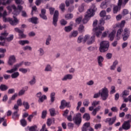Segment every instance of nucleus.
<instances>
[{"mask_svg":"<svg viewBox=\"0 0 131 131\" xmlns=\"http://www.w3.org/2000/svg\"><path fill=\"white\" fill-rule=\"evenodd\" d=\"M97 11V8L95 4H93L90 9H89L85 14L84 18L82 19V22L83 24H86L89 22V20L91 19V17H93L95 15V12Z\"/></svg>","mask_w":131,"mask_h":131,"instance_id":"f257e3e1","label":"nucleus"},{"mask_svg":"<svg viewBox=\"0 0 131 131\" xmlns=\"http://www.w3.org/2000/svg\"><path fill=\"white\" fill-rule=\"evenodd\" d=\"M108 93L109 91H108V89H107L106 87H104L100 90L99 93L95 94L93 98L94 99H97L100 96L103 101H106V100L108 99V97H109Z\"/></svg>","mask_w":131,"mask_h":131,"instance_id":"f03ea898","label":"nucleus"},{"mask_svg":"<svg viewBox=\"0 0 131 131\" xmlns=\"http://www.w3.org/2000/svg\"><path fill=\"white\" fill-rule=\"evenodd\" d=\"M98 24L100 26H98V27L93 28V30L94 32H95V34H96L97 37H99L101 34H102V31L104 30V28L102 27V25H104L105 24V20H104V18H101L99 21Z\"/></svg>","mask_w":131,"mask_h":131,"instance_id":"7ed1b4c3","label":"nucleus"},{"mask_svg":"<svg viewBox=\"0 0 131 131\" xmlns=\"http://www.w3.org/2000/svg\"><path fill=\"white\" fill-rule=\"evenodd\" d=\"M3 19L4 22H9V23L11 25H17L18 24V19L15 16V15H13L14 20L11 18H6V16H7V11H5L3 13Z\"/></svg>","mask_w":131,"mask_h":131,"instance_id":"20e7f679","label":"nucleus"},{"mask_svg":"<svg viewBox=\"0 0 131 131\" xmlns=\"http://www.w3.org/2000/svg\"><path fill=\"white\" fill-rule=\"evenodd\" d=\"M109 49V41H103L100 43L99 51L101 53H105Z\"/></svg>","mask_w":131,"mask_h":131,"instance_id":"39448f33","label":"nucleus"},{"mask_svg":"<svg viewBox=\"0 0 131 131\" xmlns=\"http://www.w3.org/2000/svg\"><path fill=\"white\" fill-rule=\"evenodd\" d=\"M73 121L76 125L79 126L81 124V122L82 121V119H81V114L77 113L74 117H73Z\"/></svg>","mask_w":131,"mask_h":131,"instance_id":"423d86ee","label":"nucleus"},{"mask_svg":"<svg viewBox=\"0 0 131 131\" xmlns=\"http://www.w3.org/2000/svg\"><path fill=\"white\" fill-rule=\"evenodd\" d=\"M11 8H12L13 9H14V11L13 12V14L14 16V17H16V16H18L20 14V12L22 10H23V7L21 5H18L17 8L14 5H12Z\"/></svg>","mask_w":131,"mask_h":131,"instance_id":"0eeeda50","label":"nucleus"},{"mask_svg":"<svg viewBox=\"0 0 131 131\" xmlns=\"http://www.w3.org/2000/svg\"><path fill=\"white\" fill-rule=\"evenodd\" d=\"M23 63H24V62L21 61L19 63L15 64L13 69H11L10 70H7L6 71L7 73H13L15 71H17L18 68H19V67H21V66L23 65Z\"/></svg>","mask_w":131,"mask_h":131,"instance_id":"6e6552de","label":"nucleus"},{"mask_svg":"<svg viewBox=\"0 0 131 131\" xmlns=\"http://www.w3.org/2000/svg\"><path fill=\"white\" fill-rule=\"evenodd\" d=\"M58 19H59V11L58 10H56L54 12L53 18V25L55 27L57 26Z\"/></svg>","mask_w":131,"mask_h":131,"instance_id":"1a4fd4ad","label":"nucleus"},{"mask_svg":"<svg viewBox=\"0 0 131 131\" xmlns=\"http://www.w3.org/2000/svg\"><path fill=\"white\" fill-rule=\"evenodd\" d=\"M129 30L127 28H125L122 35L123 36V40H124V41L127 40L128 37H129Z\"/></svg>","mask_w":131,"mask_h":131,"instance_id":"9d476101","label":"nucleus"},{"mask_svg":"<svg viewBox=\"0 0 131 131\" xmlns=\"http://www.w3.org/2000/svg\"><path fill=\"white\" fill-rule=\"evenodd\" d=\"M122 5V0H118V6H116L113 8V12L114 14H116L120 8H121V6Z\"/></svg>","mask_w":131,"mask_h":131,"instance_id":"9b49d317","label":"nucleus"},{"mask_svg":"<svg viewBox=\"0 0 131 131\" xmlns=\"http://www.w3.org/2000/svg\"><path fill=\"white\" fill-rule=\"evenodd\" d=\"M116 121V116L113 118H107L104 121L106 123H108L109 125H112L114 122Z\"/></svg>","mask_w":131,"mask_h":131,"instance_id":"f8f14e48","label":"nucleus"},{"mask_svg":"<svg viewBox=\"0 0 131 131\" xmlns=\"http://www.w3.org/2000/svg\"><path fill=\"white\" fill-rule=\"evenodd\" d=\"M60 106H59V108L61 109V110H63L65 107H69V105H70V102H66V100H61L60 102Z\"/></svg>","mask_w":131,"mask_h":131,"instance_id":"ddd939ff","label":"nucleus"},{"mask_svg":"<svg viewBox=\"0 0 131 131\" xmlns=\"http://www.w3.org/2000/svg\"><path fill=\"white\" fill-rule=\"evenodd\" d=\"M14 30L16 32H17L18 34V36L19 38H25L26 37V35L23 33V31L20 30L18 28H15Z\"/></svg>","mask_w":131,"mask_h":131,"instance_id":"4468645a","label":"nucleus"},{"mask_svg":"<svg viewBox=\"0 0 131 131\" xmlns=\"http://www.w3.org/2000/svg\"><path fill=\"white\" fill-rule=\"evenodd\" d=\"M130 122H127V121H124L122 124V128L125 130H128L130 128Z\"/></svg>","mask_w":131,"mask_h":131,"instance_id":"2eb2a0df","label":"nucleus"},{"mask_svg":"<svg viewBox=\"0 0 131 131\" xmlns=\"http://www.w3.org/2000/svg\"><path fill=\"white\" fill-rule=\"evenodd\" d=\"M47 13V10L46 9H42L41 10V13L39 14V16L43 20H48V17L46 15V13Z\"/></svg>","mask_w":131,"mask_h":131,"instance_id":"dca6fc26","label":"nucleus"},{"mask_svg":"<svg viewBox=\"0 0 131 131\" xmlns=\"http://www.w3.org/2000/svg\"><path fill=\"white\" fill-rule=\"evenodd\" d=\"M16 62V57L14 55H11L9 58L8 63L9 65L12 66L14 63Z\"/></svg>","mask_w":131,"mask_h":131,"instance_id":"f3484780","label":"nucleus"},{"mask_svg":"<svg viewBox=\"0 0 131 131\" xmlns=\"http://www.w3.org/2000/svg\"><path fill=\"white\" fill-rule=\"evenodd\" d=\"M28 21L33 24H37L38 23L37 22L38 21V18L37 17H32V18H29Z\"/></svg>","mask_w":131,"mask_h":131,"instance_id":"a211bd4d","label":"nucleus"},{"mask_svg":"<svg viewBox=\"0 0 131 131\" xmlns=\"http://www.w3.org/2000/svg\"><path fill=\"white\" fill-rule=\"evenodd\" d=\"M73 78V76L71 74H67L61 80L62 81H66L68 79L71 80Z\"/></svg>","mask_w":131,"mask_h":131,"instance_id":"6ab92c4d","label":"nucleus"},{"mask_svg":"<svg viewBox=\"0 0 131 131\" xmlns=\"http://www.w3.org/2000/svg\"><path fill=\"white\" fill-rule=\"evenodd\" d=\"M91 123L90 122H86L83 125L81 128L82 131H88V128L90 127Z\"/></svg>","mask_w":131,"mask_h":131,"instance_id":"aec40b11","label":"nucleus"},{"mask_svg":"<svg viewBox=\"0 0 131 131\" xmlns=\"http://www.w3.org/2000/svg\"><path fill=\"white\" fill-rule=\"evenodd\" d=\"M17 111H15L12 114V118L14 119V120H17L19 119V117L20 116V115L18 114Z\"/></svg>","mask_w":131,"mask_h":131,"instance_id":"412c9836","label":"nucleus"},{"mask_svg":"<svg viewBox=\"0 0 131 131\" xmlns=\"http://www.w3.org/2000/svg\"><path fill=\"white\" fill-rule=\"evenodd\" d=\"M97 61L99 66L100 67H103V63L102 62L104 61V58L102 56H99L97 58Z\"/></svg>","mask_w":131,"mask_h":131,"instance_id":"4be33fe9","label":"nucleus"},{"mask_svg":"<svg viewBox=\"0 0 131 131\" xmlns=\"http://www.w3.org/2000/svg\"><path fill=\"white\" fill-rule=\"evenodd\" d=\"M129 95V91L125 90H124L122 93V97L123 99L126 98V97H127Z\"/></svg>","mask_w":131,"mask_h":131,"instance_id":"5701e85b","label":"nucleus"},{"mask_svg":"<svg viewBox=\"0 0 131 131\" xmlns=\"http://www.w3.org/2000/svg\"><path fill=\"white\" fill-rule=\"evenodd\" d=\"M8 34L9 33H7L6 32L2 33L0 36V40H5V39H6V37L8 36Z\"/></svg>","mask_w":131,"mask_h":131,"instance_id":"b1692460","label":"nucleus"},{"mask_svg":"<svg viewBox=\"0 0 131 131\" xmlns=\"http://www.w3.org/2000/svg\"><path fill=\"white\" fill-rule=\"evenodd\" d=\"M122 31H123V30L122 29V28H120L119 30H118L117 35H116L117 40H119V39H120V36L121 35V33Z\"/></svg>","mask_w":131,"mask_h":131,"instance_id":"393cba45","label":"nucleus"},{"mask_svg":"<svg viewBox=\"0 0 131 131\" xmlns=\"http://www.w3.org/2000/svg\"><path fill=\"white\" fill-rule=\"evenodd\" d=\"M24 89H22L19 92H18V96H23V95H24V94H25V92H26V91H27V90H28V86H26L24 88Z\"/></svg>","mask_w":131,"mask_h":131,"instance_id":"a878e982","label":"nucleus"},{"mask_svg":"<svg viewBox=\"0 0 131 131\" xmlns=\"http://www.w3.org/2000/svg\"><path fill=\"white\" fill-rule=\"evenodd\" d=\"M8 89L9 86L6 84H2L0 85V90L2 92H5V91H7Z\"/></svg>","mask_w":131,"mask_h":131,"instance_id":"bb28decb","label":"nucleus"},{"mask_svg":"<svg viewBox=\"0 0 131 131\" xmlns=\"http://www.w3.org/2000/svg\"><path fill=\"white\" fill-rule=\"evenodd\" d=\"M53 122H55V119H48L47 121V125L48 126H51V125H52V123H53Z\"/></svg>","mask_w":131,"mask_h":131,"instance_id":"cd10ccee","label":"nucleus"},{"mask_svg":"<svg viewBox=\"0 0 131 131\" xmlns=\"http://www.w3.org/2000/svg\"><path fill=\"white\" fill-rule=\"evenodd\" d=\"M115 33L116 32L115 31H113L111 33H110L108 37L110 39V40L112 41L114 39V36H115Z\"/></svg>","mask_w":131,"mask_h":131,"instance_id":"c85d7f7f","label":"nucleus"},{"mask_svg":"<svg viewBox=\"0 0 131 131\" xmlns=\"http://www.w3.org/2000/svg\"><path fill=\"white\" fill-rule=\"evenodd\" d=\"M118 64V61L115 60L112 66H111L110 69L111 70H115V68H116L117 65Z\"/></svg>","mask_w":131,"mask_h":131,"instance_id":"c756f323","label":"nucleus"},{"mask_svg":"<svg viewBox=\"0 0 131 131\" xmlns=\"http://www.w3.org/2000/svg\"><path fill=\"white\" fill-rule=\"evenodd\" d=\"M78 34V32L77 31H74L69 35V37L70 38H71L72 37H76Z\"/></svg>","mask_w":131,"mask_h":131,"instance_id":"7c9ffc66","label":"nucleus"},{"mask_svg":"<svg viewBox=\"0 0 131 131\" xmlns=\"http://www.w3.org/2000/svg\"><path fill=\"white\" fill-rule=\"evenodd\" d=\"M56 93L55 92H52L50 94V100L51 103H54L55 102V96Z\"/></svg>","mask_w":131,"mask_h":131,"instance_id":"2f4dec72","label":"nucleus"},{"mask_svg":"<svg viewBox=\"0 0 131 131\" xmlns=\"http://www.w3.org/2000/svg\"><path fill=\"white\" fill-rule=\"evenodd\" d=\"M95 35L92 36L90 38V40L87 41L88 45H92V43H93V42H95Z\"/></svg>","mask_w":131,"mask_h":131,"instance_id":"473e14b6","label":"nucleus"},{"mask_svg":"<svg viewBox=\"0 0 131 131\" xmlns=\"http://www.w3.org/2000/svg\"><path fill=\"white\" fill-rule=\"evenodd\" d=\"M83 119H85L86 121H89L91 119V116L89 114L85 113L83 116Z\"/></svg>","mask_w":131,"mask_h":131,"instance_id":"72a5a7b5","label":"nucleus"},{"mask_svg":"<svg viewBox=\"0 0 131 131\" xmlns=\"http://www.w3.org/2000/svg\"><path fill=\"white\" fill-rule=\"evenodd\" d=\"M45 100H47V96L42 95L39 98L38 101L39 103H42V102H43V101H45Z\"/></svg>","mask_w":131,"mask_h":131,"instance_id":"f704fd0d","label":"nucleus"},{"mask_svg":"<svg viewBox=\"0 0 131 131\" xmlns=\"http://www.w3.org/2000/svg\"><path fill=\"white\" fill-rule=\"evenodd\" d=\"M51 116L54 117L56 115V110L55 108H51L49 110Z\"/></svg>","mask_w":131,"mask_h":131,"instance_id":"c9c22d12","label":"nucleus"},{"mask_svg":"<svg viewBox=\"0 0 131 131\" xmlns=\"http://www.w3.org/2000/svg\"><path fill=\"white\" fill-rule=\"evenodd\" d=\"M19 45H21V46H24V45H28V43H29V41L27 40H20L19 41Z\"/></svg>","mask_w":131,"mask_h":131,"instance_id":"e433bc0d","label":"nucleus"},{"mask_svg":"<svg viewBox=\"0 0 131 131\" xmlns=\"http://www.w3.org/2000/svg\"><path fill=\"white\" fill-rule=\"evenodd\" d=\"M12 2V0H7L6 2H2V0H0V6L1 5H3V6H6V5H9V4H11Z\"/></svg>","mask_w":131,"mask_h":131,"instance_id":"4c0bfd02","label":"nucleus"},{"mask_svg":"<svg viewBox=\"0 0 131 131\" xmlns=\"http://www.w3.org/2000/svg\"><path fill=\"white\" fill-rule=\"evenodd\" d=\"M36 82V79H35V76L33 77V79L29 81V83L31 85H33L35 84Z\"/></svg>","mask_w":131,"mask_h":131,"instance_id":"58836bf2","label":"nucleus"},{"mask_svg":"<svg viewBox=\"0 0 131 131\" xmlns=\"http://www.w3.org/2000/svg\"><path fill=\"white\" fill-rule=\"evenodd\" d=\"M65 18L67 20H69L73 18V15L71 13L67 14L65 15Z\"/></svg>","mask_w":131,"mask_h":131,"instance_id":"ea45409f","label":"nucleus"},{"mask_svg":"<svg viewBox=\"0 0 131 131\" xmlns=\"http://www.w3.org/2000/svg\"><path fill=\"white\" fill-rule=\"evenodd\" d=\"M83 105L85 107H88L89 105H90V100H89V99H84L83 102Z\"/></svg>","mask_w":131,"mask_h":131,"instance_id":"a19ab883","label":"nucleus"},{"mask_svg":"<svg viewBox=\"0 0 131 131\" xmlns=\"http://www.w3.org/2000/svg\"><path fill=\"white\" fill-rule=\"evenodd\" d=\"M20 123L22 125V126H26L27 125V122H26V120L25 119H23L20 120Z\"/></svg>","mask_w":131,"mask_h":131,"instance_id":"79ce46f5","label":"nucleus"},{"mask_svg":"<svg viewBox=\"0 0 131 131\" xmlns=\"http://www.w3.org/2000/svg\"><path fill=\"white\" fill-rule=\"evenodd\" d=\"M72 30V27L70 26L65 27L64 31L66 32H70Z\"/></svg>","mask_w":131,"mask_h":131,"instance_id":"37998d69","label":"nucleus"},{"mask_svg":"<svg viewBox=\"0 0 131 131\" xmlns=\"http://www.w3.org/2000/svg\"><path fill=\"white\" fill-rule=\"evenodd\" d=\"M52 40V38H51V36L49 35L48 38L46 39V46H50V41Z\"/></svg>","mask_w":131,"mask_h":131,"instance_id":"c03bdc74","label":"nucleus"},{"mask_svg":"<svg viewBox=\"0 0 131 131\" xmlns=\"http://www.w3.org/2000/svg\"><path fill=\"white\" fill-rule=\"evenodd\" d=\"M19 72H16L13 73L11 75V77H12V78H17V77H18V76H19Z\"/></svg>","mask_w":131,"mask_h":131,"instance_id":"a18cd8bd","label":"nucleus"},{"mask_svg":"<svg viewBox=\"0 0 131 131\" xmlns=\"http://www.w3.org/2000/svg\"><path fill=\"white\" fill-rule=\"evenodd\" d=\"M47 113H48L47 112V110H44L42 112L41 118H42V119H45V118H46V117L47 116Z\"/></svg>","mask_w":131,"mask_h":131,"instance_id":"49530a36","label":"nucleus"},{"mask_svg":"<svg viewBox=\"0 0 131 131\" xmlns=\"http://www.w3.org/2000/svg\"><path fill=\"white\" fill-rule=\"evenodd\" d=\"M45 71L49 72V71H52V67H51L50 65L48 64L45 67Z\"/></svg>","mask_w":131,"mask_h":131,"instance_id":"de8ad7c7","label":"nucleus"},{"mask_svg":"<svg viewBox=\"0 0 131 131\" xmlns=\"http://www.w3.org/2000/svg\"><path fill=\"white\" fill-rule=\"evenodd\" d=\"M59 9H61V11H62V12H64V11H65V4L61 3L59 5Z\"/></svg>","mask_w":131,"mask_h":131,"instance_id":"09e8293b","label":"nucleus"},{"mask_svg":"<svg viewBox=\"0 0 131 131\" xmlns=\"http://www.w3.org/2000/svg\"><path fill=\"white\" fill-rule=\"evenodd\" d=\"M124 102H125V103H127V102H130V103L131 102V95H129L127 98H124Z\"/></svg>","mask_w":131,"mask_h":131,"instance_id":"8fccbe9b","label":"nucleus"},{"mask_svg":"<svg viewBox=\"0 0 131 131\" xmlns=\"http://www.w3.org/2000/svg\"><path fill=\"white\" fill-rule=\"evenodd\" d=\"M23 105L24 106L26 109L28 110L30 106H29V103H28V102L26 101H24L23 103Z\"/></svg>","mask_w":131,"mask_h":131,"instance_id":"3c124183","label":"nucleus"},{"mask_svg":"<svg viewBox=\"0 0 131 131\" xmlns=\"http://www.w3.org/2000/svg\"><path fill=\"white\" fill-rule=\"evenodd\" d=\"M84 10V4H82L81 6L79 7V11L81 13V12H83Z\"/></svg>","mask_w":131,"mask_h":131,"instance_id":"603ef678","label":"nucleus"},{"mask_svg":"<svg viewBox=\"0 0 131 131\" xmlns=\"http://www.w3.org/2000/svg\"><path fill=\"white\" fill-rule=\"evenodd\" d=\"M99 104H100V101H94L92 102V106H93V107H96V106H98Z\"/></svg>","mask_w":131,"mask_h":131,"instance_id":"864d4df0","label":"nucleus"},{"mask_svg":"<svg viewBox=\"0 0 131 131\" xmlns=\"http://www.w3.org/2000/svg\"><path fill=\"white\" fill-rule=\"evenodd\" d=\"M72 114H73V112L71 111L70 112V115L67 117V119L69 120V121H72Z\"/></svg>","mask_w":131,"mask_h":131,"instance_id":"5fc2aeb1","label":"nucleus"},{"mask_svg":"<svg viewBox=\"0 0 131 131\" xmlns=\"http://www.w3.org/2000/svg\"><path fill=\"white\" fill-rule=\"evenodd\" d=\"M100 16L101 17L104 18V17L106 16V11L102 10V11H101V12L100 13Z\"/></svg>","mask_w":131,"mask_h":131,"instance_id":"6e6d98bb","label":"nucleus"},{"mask_svg":"<svg viewBox=\"0 0 131 131\" xmlns=\"http://www.w3.org/2000/svg\"><path fill=\"white\" fill-rule=\"evenodd\" d=\"M19 71L25 74V73H27L28 71L27 70V69L20 68L19 69Z\"/></svg>","mask_w":131,"mask_h":131,"instance_id":"4d7b16f0","label":"nucleus"},{"mask_svg":"<svg viewBox=\"0 0 131 131\" xmlns=\"http://www.w3.org/2000/svg\"><path fill=\"white\" fill-rule=\"evenodd\" d=\"M84 29V27L83 26V25H80L78 28V30L79 32L81 33V32H83Z\"/></svg>","mask_w":131,"mask_h":131,"instance_id":"13d9d810","label":"nucleus"},{"mask_svg":"<svg viewBox=\"0 0 131 131\" xmlns=\"http://www.w3.org/2000/svg\"><path fill=\"white\" fill-rule=\"evenodd\" d=\"M81 20H82V17L80 16L76 19V23L77 24H80V22H81Z\"/></svg>","mask_w":131,"mask_h":131,"instance_id":"bf43d9fd","label":"nucleus"},{"mask_svg":"<svg viewBox=\"0 0 131 131\" xmlns=\"http://www.w3.org/2000/svg\"><path fill=\"white\" fill-rule=\"evenodd\" d=\"M5 39H7L8 41H12L14 39V35H11L10 37L5 38Z\"/></svg>","mask_w":131,"mask_h":131,"instance_id":"052dcab7","label":"nucleus"},{"mask_svg":"<svg viewBox=\"0 0 131 131\" xmlns=\"http://www.w3.org/2000/svg\"><path fill=\"white\" fill-rule=\"evenodd\" d=\"M125 118H126V119H128V120H127L128 122L131 123V115L130 114L126 115Z\"/></svg>","mask_w":131,"mask_h":131,"instance_id":"680f3d73","label":"nucleus"},{"mask_svg":"<svg viewBox=\"0 0 131 131\" xmlns=\"http://www.w3.org/2000/svg\"><path fill=\"white\" fill-rule=\"evenodd\" d=\"M70 3H73V0H66L65 2L66 7H69L70 6Z\"/></svg>","mask_w":131,"mask_h":131,"instance_id":"e2e57ef3","label":"nucleus"},{"mask_svg":"<svg viewBox=\"0 0 131 131\" xmlns=\"http://www.w3.org/2000/svg\"><path fill=\"white\" fill-rule=\"evenodd\" d=\"M37 128V126L35 125L34 126H32L29 128L30 131H35L36 129Z\"/></svg>","mask_w":131,"mask_h":131,"instance_id":"0e129e2a","label":"nucleus"},{"mask_svg":"<svg viewBox=\"0 0 131 131\" xmlns=\"http://www.w3.org/2000/svg\"><path fill=\"white\" fill-rule=\"evenodd\" d=\"M100 7L102 9H106V8H107V5H106V2H102L101 4Z\"/></svg>","mask_w":131,"mask_h":131,"instance_id":"69168bd1","label":"nucleus"},{"mask_svg":"<svg viewBox=\"0 0 131 131\" xmlns=\"http://www.w3.org/2000/svg\"><path fill=\"white\" fill-rule=\"evenodd\" d=\"M60 24L62 26H65V25L67 24V21L65 20L64 19H61L60 20Z\"/></svg>","mask_w":131,"mask_h":131,"instance_id":"338daca9","label":"nucleus"},{"mask_svg":"<svg viewBox=\"0 0 131 131\" xmlns=\"http://www.w3.org/2000/svg\"><path fill=\"white\" fill-rule=\"evenodd\" d=\"M116 92V90H115V87L114 86H112L111 91H110V94H114V93Z\"/></svg>","mask_w":131,"mask_h":131,"instance_id":"774afa93","label":"nucleus"}]
</instances>
